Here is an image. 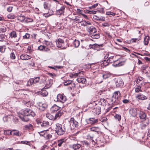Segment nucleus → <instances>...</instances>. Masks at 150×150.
<instances>
[{"label":"nucleus","instance_id":"obj_1","mask_svg":"<svg viewBox=\"0 0 150 150\" xmlns=\"http://www.w3.org/2000/svg\"><path fill=\"white\" fill-rule=\"evenodd\" d=\"M18 117L23 121L27 122L29 120V119L28 117L31 116L34 117L35 115V112L29 109H25L22 110L18 114Z\"/></svg>","mask_w":150,"mask_h":150},{"label":"nucleus","instance_id":"obj_2","mask_svg":"<svg viewBox=\"0 0 150 150\" xmlns=\"http://www.w3.org/2000/svg\"><path fill=\"white\" fill-rule=\"evenodd\" d=\"M55 132L58 135H62L65 132V126L58 123L55 124Z\"/></svg>","mask_w":150,"mask_h":150},{"label":"nucleus","instance_id":"obj_3","mask_svg":"<svg viewBox=\"0 0 150 150\" xmlns=\"http://www.w3.org/2000/svg\"><path fill=\"white\" fill-rule=\"evenodd\" d=\"M121 94L119 91L115 92L113 94L111 101L115 105L119 103Z\"/></svg>","mask_w":150,"mask_h":150},{"label":"nucleus","instance_id":"obj_4","mask_svg":"<svg viewBox=\"0 0 150 150\" xmlns=\"http://www.w3.org/2000/svg\"><path fill=\"white\" fill-rule=\"evenodd\" d=\"M57 46L58 48H62L65 49L66 48L64 46L65 43L64 41L61 38H59L56 41Z\"/></svg>","mask_w":150,"mask_h":150},{"label":"nucleus","instance_id":"obj_5","mask_svg":"<svg viewBox=\"0 0 150 150\" xmlns=\"http://www.w3.org/2000/svg\"><path fill=\"white\" fill-rule=\"evenodd\" d=\"M70 125L71 128L74 129L77 128L79 126L78 122L75 120L74 117H71L70 119Z\"/></svg>","mask_w":150,"mask_h":150},{"label":"nucleus","instance_id":"obj_6","mask_svg":"<svg viewBox=\"0 0 150 150\" xmlns=\"http://www.w3.org/2000/svg\"><path fill=\"white\" fill-rule=\"evenodd\" d=\"M136 98L138 100H146L148 97L142 93H139L135 96Z\"/></svg>","mask_w":150,"mask_h":150},{"label":"nucleus","instance_id":"obj_7","mask_svg":"<svg viewBox=\"0 0 150 150\" xmlns=\"http://www.w3.org/2000/svg\"><path fill=\"white\" fill-rule=\"evenodd\" d=\"M57 101L64 103L67 100L66 97L63 94H58L57 96Z\"/></svg>","mask_w":150,"mask_h":150},{"label":"nucleus","instance_id":"obj_8","mask_svg":"<svg viewBox=\"0 0 150 150\" xmlns=\"http://www.w3.org/2000/svg\"><path fill=\"white\" fill-rule=\"evenodd\" d=\"M124 84L123 81L121 78L117 79L115 80V85L117 87L122 86Z\"/></svg>","mask_w":150,"mask_h":150},{"label":"nucleus","instance_id":"obj_9","mask_svg":"<svg viewBox=\"0 0 150 150\" xmlns=\"http://www.w3.org/2000/svg\"><path fill=\"white\" fill-rule=\"evenodd\" d=\"M9 35L11 38H17L16 39V42L19 41L20 38V36H17V35L16 31H13L9 33Z\"/></svg>","mask_w":150,"mask_h":150},{"label":"nucleus","instance_id":"obj_10","mask_svg":"<svg viewBox=\"0 0 150 150\" xmlns=\"http://www.w3.org/2000/svg\"><path fill=\"white\" fill-rule=\"evenodd\" d=\"M92 112L95 115H99L101 112L100 107L97 106L94 107L93 109Z\"/></svg>","mask_w":150,"mask_h":150},{"label":"nucleus","instance_id":"obj_11","mask_svg":"<svg viewBox=\"0 0 150 150\" xmlns=\"http://www.w3.org/2000/svg\"><path fill=\"white\" fill-rule=\"evenodd\" d=\"M19 93L21 95L20 98L22 99H25L28 97V96L26 93V91L23 90H20Z\"/></svg>","mask_w":150,"mask_h":150},{"label":"nucleus","instance_id":"obj_12","mask_svg":"<svg viewBox=\"0 0 150 150\" xmlns=\"http://www.w3.org/2000/svg\"><path fill=\"white\" fill-rule=\"evenodd\" d=\"M47 105L45 103L40 102L39 103L38 108L41 110H44L47 107Z\"/></svg>","mask_w":150,"mask_h":150},{"label":"nucleus","instance_id":"obj_13","mask_svg":"<svg viewBox=\"0 0 150 150\" xmlns=\"http://www.w3.org/2000/svg\"><path fill=\"white\" fill-rule=\"evenodd\" d=\"M21 59L23 60H26L30 59L31 57L26 54H23L20 56Z\"/></svg>","mask_w":150,"mask_h":150},{"label":"nucleus","instance_id":"obj_14","mask_svg":"<svg viewBox=\"0 0 150 150\" xmlns=\"http://www.w3.org/2000/svg\"><path fill=\"white\" fill-rule=\"evenodd\" d=\"M21 134L18 130L16 129H12L11 135L13 136H17L18 137L21 136Z\"/></svg>","mask_w":150,"mask_h":150},{"label":"nucleus","instance_id":"obj_15","mask_svg":"<svg viewBox=\"0 0 150 150\" xmlns=\"http://www.w3.org/2000/svg\"><path fill=\"white\" fill-rule=\"evenodd\" d=\"M87 30L91 34L92 33H95L96 32V29L93 26L88 28L87 29Z\"/></svg>","mask_w":150,"mask_h":150},{"label":"nucleus","instance_id":"obj_16","mask_svg":"<svg viewBox=\"0 0 150 150\" xmlns=\"http://www.w3.org/2000/svg\"><path fill=\"white\" fill-rule=\"evenodd\" d=\"M125 62V61L119 62L118 60H117L114 62L113 66L115 67H118L123 65Z\"/></svg>","mask_w":150,"mask_h":150},{"label":"nucleus","instance_id":"obj_17","mask_svg":"<svg viewBox=\"0 0 150 150\" xmlns=\"http://www.w3.org/2000/svg\"><path fill=\"white\" fill-rule=\"evenodd\" d=\"M129 113L132 116L134 117L137 115V110L136 108H131L129 110Z\"/></svg>","mask_w":150,"mask_h":150},{"label":"nucleus","instance_id":"obj_18","mask_svg":"<svg viewBox=\"0 0 150 150\" xmlns=\"http://www.w3.org/2000/svg\"><path fill=\"white\" fill-rule=\"evenodd\" d=\"M60 108L55 104L51 108V110L53 112L60 109Z\"/></svg>","mask_w":150,"mask_h":150},{"label":"nucleus","instance_id":"obj_19","mask_svg":"<svg viewBox=\"0 0 150 150\" xmlns=\"http://www.w3.org/2000/svg\"><path fill=\"white\" fill-rule=\"evenodd\" d=\"M90 130L93 132H96L98 133L100 131V129L99 127H91L90 129Z\"/></svg>","mask_w":150,"mask_h":150},{"label":"nucleus","instance_id":"obj_20","mask_svg":"<svg viewBox=\"0 0 150 150\" xmlns=\"http://www.w3.org/2000/svg\"><path fill=\"white\" fill-rule=\"evenodd\" d=\"M81 144H73L71 148L74 150H78L81 147Z\"/></svg>","mask_w":150,"mask_h":150},{"label":"nucleus","instance_id":"obj_21","mask_svg":"<svg viewBox=\"0 0 150 150\" xmlns=\"http://www.w3.org/2000/svg\"><path fill=\"white\" fill-rule=\"evenodd\" d=\"M89 123L91 124H94L97 123L98 122L97 119H95L94 118H91L89 119Z\"/></svg>","mask_w":150,"mask_h":150},{"label":"nucleus","instance_id":"obj_22","mask_svg":"<svg viewBox=\"0 0 150 150\" xmlns=\"http://www.w3.org/2000/svg\"><path fill=\"white\" fill-rule=\"evenodd\" d=\"M64 9V7L63 6H62L60 9H58L57 11V14L58 15H61L63 13Z\"/></svg>","mask_w":150,"mask_h":150},{"label":"nucleus","instance_id":"obj_23","mask_svg":"<svg viewBox=\"0 0 150 150\" xmlns=\"http://www.w3.org/2000/svg\"><path fill=\"white\" fill-rule=\"evenodd\" d=\"M66 141V139H62L58 141V145L59 146H61L62 144L64 143H65Z\"/></svg>","mask_w":150,"mask_h":150},{"label":"nucleus","instance_id":"obj_24","mask_svg":"<svg viewBox=\"0 0 150 150\" xmlns=\"http://www.w3.org/2000/svg\"><path fill=\"white\" fill-rule=\"evenodd\" d=\"M139 117L140 119L145 120L146 117V114L143 111H141L139 113Z\"/></svg>","mask_w":150,"mask_h":150},{"label":"nucleus","instance_id":"obj_25","mask_svg":"<svg viewBox=\"0 0 150 150\" xmlns=\"http://www.w3.org/2000/svg\"><path fill=\"white\" fill-rule=\"evenodd\" d=\"M112 74L109 72H105L103 75V77L104 79H106L111 77Z\"/></svg>","mask_w":150,"mask_h":150},{"label":"nucleus","instance_id":"obj_26","mask_svg":"<svg viewBox=\"0 0 150 150\" xmlns=\"http://www.w3.org/2000/svg\"><path fill=\"white\" fill-rule=\"evenodd\" d=\"M76 80L79 83H85L86 82V79L84 78H78Z\"/></svg>","mask_w":150,"mask_h":150},{"label":"nucleus","instance_id":"obj_27","mask_svg":"<svg viewBox=\"0 0 150 150\" xmlns=\"http://www.w3.org/2000/svg\"><path fill=\"white\" fill-rule=\"evenodd\" d=\"M49 123L47 121H43L41 126L42 127H48L49 126Z\"/></svg>","mask_w":150,"mask_h":150},{"label":"nucleus","instance_id":"obj_28","mask_svg":"<svg viewBox=\"0 0 150 150\" xmlns=\"http://www.w3.org/2000/svg\"><path fill=\"white\" fill-rule=\"evenodd\" d=\"M148 122H144L140 124V126L142 129H143L145 128L148 125Z\"/></svg>","mask_w":150,"mask_h":150},{"label":"nucleus","instance_id":"obj_29","mask_svg":"<svg viewBox=\"0 0 150 150\" xmlns=\"http://www.w3.org/2000/svg\"><path fill=\"white\" fill-rule=\"evenodd\" d=\"M89 47L90 48L95 49L96 48L100 47V45L97 44H94L93 45L90 44L89 45Z\"/></svg>","mask_w":150,"mask_h":150},{"label":"nucleus","instance_id":"obj_30","mask_svg":"<svg viewBox=\"0 0 150 150\" xmlns=\"http://www.w3.org/2000/svg\"><path fill=\"white\" fill-rule=\"evenodd\" d=\"M99 103L103 106H105L106 105V101L104 98H101L100 99Z\"/></svg>","mask_w":150,"mask_h":150},{"label":"nucleus","instance_id":"obj_31","mask_svg":"<svg viewBox=\"0 0 150 150\" xmlns=\"http://www.w3.org/2000/svg\"><path fill=\"white\" fill-rule=\"evenodd\" d=\"M83 71H81L79 72L74 74H72V76L73 77H76L77 76H80L81 74H83Z\"/></svg>","mask_w":150,"mask_h":150},{"label":"nucleus","instance_id":"obj_32","mask_svg":"<svg viewBox=\"0 0 150 150\" xmlns=\"http://www.w3.org/2000/svg\"><path fill=\"white\" fill-rule=\"evenodd\" d=\"M52 137V135L47 132V133L45 134V135L44 138L46 139H50Z\"/></svg>","mask_w":150,"mask_h":150},{"label":"nucleus","instance_id":"obj_33","mask_svg":"<svg viewBox=\"0 0 150 150\" xmlns=\"http://www.w3.org/2000/svg\"><path fill=\"white\" fill-rule=\"evenodd\" d=\"M4 134L5 135H11L12 130L9 129L4 131Z\"/></svg>","mask_w":150,"mask_h":150},{"label":"nucleus","instance_id":"obj_34","mask_svg":"<svg viewBox=\"0 0 150 150\" xmlns=\"http://www.w3.org/2000/svg\"><path fill=\"white\" fill-rule=\"evenodd\" d=\"M150 38L149 37L146 36L144 39V44L145 45H148L149 43V40L150 39Z\"/></svg>","mask_w":150,"mask_h":150},{"label":"nucleus","instance_id":"obj_35","mask_svg":"<svg viewBox=\"0 0 150 150\" xmlns=\"http://www.w3.org/2000/svg\"><path fill=\"white\" fill-rule=\"evenodd\" d=\"M48 131V130H43L41 132H38V133L40 136L44 137L45 135V134L47 133V132Z\"/></svg>","mask_w":150,"mask_h":150},{"label":"nucleus","instance_id":"obj_36","mask_svg":"<svg viewBox=\"0 0 150 150\" xmlns=\"http://www.w3.org/2000/svg\"><path fill=\"white\" fill-rule=\"evenodd\" d=\"M41 95L43 96H46L48 94V93L47 91L45 90H42L41 92Z\"/></svg>","mask_w":150,"mask_h":150},{"label":"nucleus","instance_id":"obj_37","mask_svg":"<svg viewBox=\"0 0 150 150\" xmlns=\"http://www.w3.org/2000/svg\"><path fill=\"white\" fill-rule=\"evenodd\" d=\"M81 24L83 26H87L88 25H91V23L89 21H83L81 22Z\"/></svg>","mask_w":150,"mask_h":150},{"label":"nucleus","instance_id":"obj_38","mask_svg":"<svg viewBox=\"0 0 150 150\" xmlns=\"http://www.w3.org/2000/svg\"><path fill=\"white\" fill-rule=\"evenodd\" d=\"M25 19V17L22 15H21L20 16H17V19L21 22L24 21Z\"/></svg>","mask_w":150,"mask_h":150},{"label":"nucleus","instance_id":"obj_39","mask_svg":"<svg viewBox=\"0 0 150 150\" xmlns=\"http://www.w3.org/2000/svg\"><path fill=\"white\" fill-rule=\"evenodd\" d=\"M24 127L26 129L31 130L33 128L32 125L30 124L25 125Z\"/></svg>","mask_w":150,"mask_h":150},{"label":"nucleus","instance_id":"obj_40","mask_svg":"<svg viewBox=\"0 0 150 150\" xmlns=\"http://www.w3.org/2000/svg\"><path fill=\"white\" fill-rule=\"evenodd\" d=\"M40 78L39 77H36L35 78H33V85L36 84V83H38L39 81Z\"/></svg>","mask_w":150,"mask_h":150},{"label":"nucleus","instance_id":"obj_41","mask_svg":"<svg viewBox=\"0 0 150 150\" xmlns=\"http://www.w3.org/2000/svg\"><path fill=\"white\" fill-rule=\"evenodd\" d=\"M109 63L108 62V60H104L103 61H102L101 62V64H103V65L105 67L108 65L109 64Z\"/></svg>","mask_w":150,"mask_h":150},{"label":"nucleus","instance_id":"obj_42","mask_svg":"<svg viewBox=\"0 0 150 150\" xmlns=\"http://www.w3.org/2000/svg\"><path fill=\"white\" fill-rule=\"evenodd\" d=\"M141 86H137L135 88V91L136 93H139V92H141L142 91L141 89Z\"/></svg>","mask_w":150,"mask_h":150},{"label":"nucleus","instance_id":"obj_43","mask_svg":"<svg viewBox=\"0 0 150 150\" xmlns=\"http://www.w3.org/2000/svg\"><path fill=\"white\" fill-rule=\"evenodd\" d=\"M45 44L47 46L49 47H51L53 46V44L51 42H49L47 41H45Z\"/></svg>","mask_w":150,"mask_h":150},{"label":"nucleus","instance_id":"obj_44","mask_svg":"<svg viewBox=\"0 0 150 150\" xmlns=\"http://www.w3.org/2000/svg\"><path fill=\"white\" fill-rule=\"evenodd\" d=\"M33 78L30 79L28 81L27 84V86H29L32 85H33Z\"/></svg>","mask_w":150,"mask_h":150},{"label":"nucleus","instance_id":"obj_45","mask_svg":"<svg viewBox=\"0 0 150 150\" xmlns=\"http://www.w3.org/2000/svg\"><path fill=\"white\" fill-rule=\"evenodd\" d=\"M74 44L76 47H77L79 45L80 42L76 40L74 41Z\"/></svg>","mask_w":150,"mask_h":150},{"label":"nucleus","instance_id":"obj_46","mask_svg":"<svg viewBox=\"0 0 150 150\" xmlns=\"http://www.w3.org/2000/svg\"><path fill=\"white\" fill-rule=\"evenodd\" d=\"M144 78L142 77H138L136 80V81L137 83L139 84L140 83L141 81H142V80L143 81H144Z\"/></svg>","mask_w":150,"mask_h":150},{"label":"nucleus","instance_id":"obj_47","mask_svg":"<svg viewBox=\"0 0 150 150\" xmlns=\"http://www.w3.org/2000/svg\"><path fill=\"white\" fill-rule=\"evenodd\" d=\"M6 49L5 46L3 45L0 46V51L1 53H4L5 52Z\"/></svg>","mask_w":150,"mask_h":150},{"label":"nucleus","instance_id":"obj_48","mask_svg":"<svg viewBox=\"0 0 150 150\" xmlns=\"http://www.w3.org/2000/svg\"><path fill=\"white\" fill-rule=\"evenodd\" d=\"M62 115V112L60 111H59L56 114L54 118L56 119L57 118H59Z\"/></svg>","mask_w":150,"mask_h":150},{"label":"nucleus","instance_id":"obj_49","mask_svg":"<svg viewBox=\"0 0 150 150\" xmlns=\"http://www.w3.org/2000/svg\"><path fill=\"white\" fill-rule=\"evenodd\" d=\"M94 137L93 135H91L90 134H88L86 136V138L88 139H90L92 140V142H94L93 139Z\"/></svg>","mask_w":150,"mask_h":150},{"label":"nucleus","instance_id":"obj_50","mask_svg":"<svg viewBox=\"0 0 150 150\" xmlns=\"http://www.w3.org/2000/svg\"><path fill=\"white\" fill-rule=\"evenodd\" d=\"M7 18H8L12 19L14 18L15 16L14 14L12 13L8 14L7 16Z\"/></svg>","mask_w":150,"mask_h":150},{"label":"nucleus","instance_id":"obj_51","mask_svg":"<svg viewBox=\"0 0 150 150\" xmlns=\"http://www.w3.org/2000/svg\"><path fill=\"white\" fill-rule=\"evenodd\" d=\"M82 143L83 145V146H88L89 145V143L86 141H82Z\"/></svg>","mask_w":150,"mask_h":150},{"label":"nucleus","instance_id":"obj_52","mask_svg":"<svg viewBox=\"0 0 150 150\" xmlns=\"http://www.w3.org/2000/svg\"><path fill=\"white\" fill-rule=\"evenodd\" d=\"M6 31V28L5 27L2 26L0 28V32H4Z\"/></svg>","mask_w":150,"mask_h":150},{"label":"nucleus","instance_id":"obj_53","mask_svg":"<svg viewBox=\"0 0 150 150\" xmlns=\"http://www.w3.org/2000/svg\"><path fill=\"white\" fill-rule=\"evenodd\" d=\"M114 58V56H112L110 57L108 60V61L109 63H112L113 61V59Z\"/></svg>","mask_w":150,"mask_h":150},{"label":"nucleus","instance_id":"obj_54","mask_svg":"<svg viewBox=\"0 0 150 150\" xmlns=\"http://www.w3.org/2000/svg\"><path fill=\"white\" fill-rule=\"evenodd\" d=\"M91 38H92L98 39L99 38V35L97 34L93 35L91 36Z\"/></svg>","mask_w":150,"mask_h":150},{"label":"nucleus","instance_id":"obj_55","mask_svg":"<svg viewBox=\"0 0 150 150\" xmlns=\"http://www.w3.org/2000/svg\"><path fill=\"white\" fill-rule=\"evenodd\" d=\"M21 143L24 144H26V145H30V143L28 141H21L20 142Z\"/></svg>","mask_w":150,"mask_h":150},{"label":"nucleus","instance_id":"obj_56","mask_svg":"<svg viewBox=\"0 0 150 150\" xmlns=\"http://www.w3.org/2000/svg\"><path fill=\"white\" fill-rule=\"evenodd\" d=\"M10 57L12 59H15L16 56L14 52H12L11 53Z\"/></svg>","mask_w":150,"mask_h":150},{"label":"nucleus","instance_id":"obj_57","mask_svg":"<svg viewBox=\"0 0 150 150\" xmlns=\"http://www.w3.org/2000/svg\"><path fill=\"white\" fill-rule=\"evenodd\" d=\"M106 14L108 15H112L113 16H114L115 15V13L110 12H107L106 13Z\"/></svg>","mask_w":150,"mask_h":150},{"label":"nucleus","instance_id":"obj_58","mask_svg":"<svg viewBox=\"0 0 150 150\" xmlns=\"http://www.w3.org/2000/svg\"><path fill=\"white\" fill-rule=\"evenodd\" d=\"M5 38V36L3 34H0V41H3Z\"/></svg>","mask_w":150,"mask_h":150},{"label":"nucleus","instance_id":"obj_59","mask_svg":"<svg viewBox=\"0 0 150 150\" xmlns=\"http://www.w3.org/2000/svg\"><path fill=\"white\" fill-rule=\"evenodd\" d=\"M46 117L48 118L50 120H52L53 118L52 116L49 113H47L46 114Z\"/></svg>","mask_w":150,"mask_h":150},{"label":"nucleus","instance_id":"obj_60","mask_svg":"<svg viewBox=\"0 0 150 150\" xmlns=\"http://www.w3.org/2000/svg\"><path fill=\"white\" fill-rule=\"evenodd\" d=\"M30 35L28 33H26L25 35L23 36L24 39H28L30 37Z\"/></svg>","mask_w":150,"mask_h":150},{"label":"nucleus","instance_id":"obj_61","mask_svg":"<svg viewBox=\"0 0 150 150\" xmlns=\"http://www.w3.org/2000/svg\"><path fill=\"white\" fill-rule=\"evenodd\" d=\"M47 74L49 76L52 77V78H54V77H55L56 75L54 73H48Z\"/></svg>","mask_w":150,"mask_h":150},{"label":"nucleus","instance_id":"obj_62","mask_svg":"<svg viewBox=\"0 0 150 150\" xmlns=\"http://www.w3.org/2000/svg\"><path fill=\"white\" fill-rule=\"evenodd\" d=\"M33 21V19L30 18H28L25 20V21L27 23L32 22Z\"/></svg>","mask_w":150,"mask_h":150},{"label":"nucleus","instance_id":"obj_63","mask_svg":"<svg viewBox=\"0 0 150 150\" xmlns=\"http://www.w3.org/2000/svg\"><path fill=\"white\" fill-rule=\"evenodd\" d=\"M72 83V81H67L66 82H65L64 83V85L65 86H67L69 84H70Z\"/></svg>","mask_w":150,"mask_h":150},{"label":"nucleus","instance_id":"obj_64","mask_svg":"<svg viewBox=\"0 0 150 150\" xmlns=\"http://www.w3.org/2000/svg\"><path fill=\"white\" fill-rule=\"evenodd\" d=\"M107 120V119L106 117H104L102 118L100 120V121L102 122H106Z\"/></svg>","mask_w":150,"mask_h":150}]
</instances>
